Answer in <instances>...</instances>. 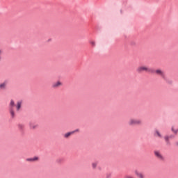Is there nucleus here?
<instances>
[{"label": "nucleus", "mask_w": 178, "mask_h": 178, "mask_svg": "<svg viewBox=\"0 0 178 178\" xmlns=\"http://www.w3.org/2000/svg\"><path fill=\"white\" fill-rule=\"evenodd\" d=\"M137 73H143V72H145V73H154V71L149 67H148L147 65H141L139 66L136 69Z\"/></svg>", "instance_id": "obj_1"}, {"label": "nucleus", "mask_w": 178, "mask_h": 178, "mask_svg": "<svg viewBox=\"0 0 178 178\" xmlns=\"http://www.w3.org/2000/svg\"><path fill=\"white\" fill-rule=\"evenodd\" d=\"M143 122L141 120L136 119V118H130L128 121L129 126H140L141 125Z\"/></svg>", "instance_id": "obj_2"}, {"label": "nucleus", "mask_w": 178, "mask_h": 178, "mask_svg": "<svg viewBox=\"0 0 178 178\" xmlns=\"http://www.w3.org/2000/svg\"><path fill=\"white\" fill-rule=\"evenodd\" d=\"M15 101L10 100V104H9V112L10 114L11 118H15Z\"/></svg>", "instance_id": "obj_3"}, {"label": "nucleus", "mask_w": 178, "mask_h": 178, "mask_svg": "<svg viewBox=\"0 0 178 178\" xmlns=\"http://www.w3.org/2000/svg\"><path fill=\"white\" fill-rule=\"evenodd\" d=\"M154 154L156 158H157V159H159V161H165V157L163 156V155H162V153L160 151L155 150L154 152Z\"/></svg>", "instance_id": "obj_4"}, {"label": "nucleus", "mask_w": 178, "mask_h": 178, "mask_svg": "<svg viewBox=\"0 0 178 178\" xmlns=\"http://www.w3.org/2000/svg\"><path fill=\"white\" fill-rule=\"evenodd\" d=\"M154 73L157 74V76H160L161 77H162V79H165V72H163V70L161 69H157L154 71Z\"/></svg>", "instance_id": "obj_5"}, {"label": "nucleus", "mask_w": 178, "mask_h": 178, "mask_svg": "<svg viewBox=\"0 0 178 178\" xmlns=\"http://www.w3.org/2000/svg\"><path fill=\"white\" fill-rule=\"evenodd\" d=\"M172 137H173V135H165L164 136V140L165 141V144L167 145H170V138H172Z\"/></svg>", "instance_id": "obj_6"}, {"label": "nucleus", "mask_w": 178, "mask_h": 178, "mask_svg": "<svg viewBox=\"0 0 178 178\" xmlns=\"http://www.w3.org/2000/svg\"><path fill=\"white\" fill-rule=\"evenodd\" d=\"M134 173L137 178H145V175L143 172H141L137 170L134 171Z\"/></svg>", "instance_id": "obj_7"}, {"label": "nucleus", "mask_w": 178, "mask_h": 178, "mask_svg": "<svg viewBox=\"0 0 178 178\" xmlns=\"http://www.w3.org/2000/svg\"><path fill=\"white\" fill-rule=\"evenodd\" d=\"M154 137H157L158 138H163V136L162 135L161 131H159V130H158V129H156L154 131Z\"/></svg>", "instance_id": "obj_8"}, {"label": "nucleus", "mask_w": 178, "mask_h": 178, "mask_svg": "<svg viewBox=\"0 0 178 178\" xmlns=\"http://www.w3.org/2000/svg\"><path fill=\"white\" fill-rule=\"evenodd\" d=\"M76 131H79V129H76L74 131L67 132L63 135V137H64V138H69V137H70V136H72V134H74V133H76Z\"/></svg>", "instance_id": "obj_9"}, {"label": "nucleus", "mask_w": 178, "mask_h": 178, "mask_svg": "<svg viewBox=\"0 0 178 178\" xmlns=\"http://www.w3.org/2000/svg\"><path fill=\"white\" fill-rule=\"evenodd\" d=\"M29 127H30L31 130H35V129H37V127H38V125L34 122H30Z\"/></svg>", "instance_id": "obj_10"}, {"label": "nucleus", "mask_w": 178, "mask_h": 178, "mask_svg": "<svg viewBox=\"0 0 178 178\" xmlns=\"http://www.w3.org/2000/svg\"><path fill=\"white\" fill-rule=\"evenodd\" d=\"M60 86H62V82L58 81L55 82L52 84V88H58V87H60Z\"/></svg>", "instance_id": "obj_11"}, {"label": "nucleus", "mask_w": 178, "mask_h": 178, "mask_svg": "<svg viewBox=\"0 0 178 178\" xmlns=\"http://www.w3.org/2000/svg\"><path fill=\"white\" fill-rule=\"evenodd\" d=\"M6 86H8L7 81L0 83V90H6Z\"/></svg>", "instance_id": "obj_12"}, {"label": "nucleus", "mask_w": 178, "mask_h": 178, "mask_svg": "<svg viewBox=\"0 0 178 178\" xmlns=\"http://www.w3.org/2000/svg\"><path fill=\"white\" fill-rule=\"evenodd\" d=\"M16 111L17 112H19L20 109L22 108V102L19 101L17 102V104L15 105Z\"/></svg>", "instance_id": "obj_13"}, {"label": "nucleus", "mask_w": 178, "mask_h": 178, "mask_svg": "<svg viewBox=\"0 0 178 178\" xmlns=\"http://www.w3.org/2000/svg\"><path fill=\"white\" fill-rule=\"evenodd\" d=\"M171 131H172V133L174 134H177V133H178L177 127H176L175 125H172V127H171Z\"/></svg>", "instance_id": "obj_14"}, {"label": "nucleus", "mask_w": 178, "mask_h": 178, "mask_svg": "<svg viewBox=\"0 0 178 178\" xmlns=\"http://www.w3.org/2000/svg\"><path fill=\"white\" fill-rule=\"evenodd\" d=\"M97 166H98V162H93V163H92V169H97Z\"/></svg>", "instance_id": "obj_15"}, {"label": "nucleus", "mask_w": 178, "mask_h": 178, "mask_svg": "<svg viewBox=\"0 0 178 178\" xmlns=\"http://www.w3.org/2000/svg\"><path fill=\"white\" fill-rule=\"evenodd\" d=\"M18 129H19V130H23V129H24V124H18Z\"/></svg>", "instance_id": "obj_16"}, {"label": "nucleus", "mask_w": 178, "mask_h": 178, "mask_svg": "<svg viewBox=\"0 0 178 178\" xmlns=\"http://www.w3.org/2000/svg\"><path fill=\"white\" fill-rule=\"evenodd\" d=\"M39 158L37 156H35L33 158H32V162H37V161H38Z\"/></svg>", "instance_id": "obj_17"}, {"label": "nucleus", "mask_w": 178, "mask_h": 178, "mask_svg": "<svg viewBox=\"0 0 178 178\" xmlns=\"http://www.w3.org/2000/svg\"><path fill=\"white\" fill-rule=\"evenodd\" d=\"M124 178H134L133 175H127L124 177Z\"/></svg>", "instance_id": "obj_18"}, {"label": "nucleus", "mask_w": 178, "mask_h": 178, "mask_svg": "<svg viewBox=\"0 0 178 178\" xmlns=\"http://www.w3.org/2000/svg\"><path fill=\"white\" fill-rule=\"evenodd\" d=\"M2 54H3V51L0 49V60H2Z\"/></svg>", "instance_id": "obj_19"}, {"label": "nucleus", "mask_w": 178, "mask_h": 178, "mask_svg": "<svg viewBox=\"0 0 178 178\" xmlns=\"http://www.w3.org/2000/svg\"><path fill=\"white\" fill-rule=\"evenodd\" d=\"M26 162H33V158H29L26 159Z\"/></svg>", "instance_id": "obj_20"}, {"label": "nucleus", "mask_w": 178, "mask_h": 178, "mask_svg": "<svg viewBox=\"0 0 178 178\" xmlns=\"http://www.w3.org/2000/svg\"><path fill=\"white\" fill-rule=\"evenodd\" d=\"M90 44H91V45H92V47H95V42L91 41Z\"/></svg>", "instance_id": "obj_21"}, {"label": "nucleus", "mask_w": 178, "mask_h": 178, "mask_svg": "<svg viewBox=\"0 0 178 178\" xmlns=\"http://www.w3.org/2000/svg\"><path fill=\"white\" fill-rule=\"evenodd\" d=\"M176 147H178V142H176L175 143Z\"/></svg>", "instance_id": "obj_22"}]
</instances>
